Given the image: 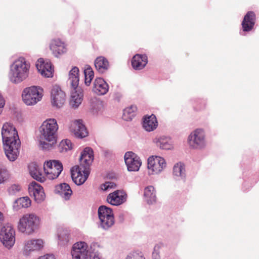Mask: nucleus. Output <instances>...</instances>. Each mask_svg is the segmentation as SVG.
Segmentation results:
<instances>
[{"instance_id": "nucleus-1", "label": "nucleus", "mask_w": 259, "mask_h": 259, "mask_svg": "<svg viewBox=\"0 0 259 259\" xmlns=\"http://www.w3.org/2000/svg\"><path fill=\"white\" fill-rule=\"evenodd\" d=\"M30 64L23 57L16 60L11 66L9 79L14 83H19L29 75Z\"/></svg>"}, {"instance_id": "nucleus-2", "label": "nucleus", "mask_w": 259, "mask_h": 259, "mask_svg": "<svg viewBox=\"0 0 259 259\" xmlns=\"http://www.w3.org/2000/svg\"><path fill=\"white\" fill-rule=\"evenodd\" d=\"M39 221V217L34 213L25 214L20 219L18 223V229L25 234H32L37 228Z\"/></svg>"}, {"instance_id": "nucleus-3", "label": "nucleus", "mask_w": 259, "mask_h": 259, "mask_svg": "<svg viewBox=\"0 0 259 259\" xmlns=\"http://www.w3.org/2000/svg\"><path fill=\"white\" fill-rule=\"evenodd\" d=\"M44 90L39 86H31L24 89L22 94L23 102L27 105H33L40 101Z\"/></svg>"}, {"instance_id": "nucleus-4", "label": "nucleus", "mask_w": 259, "mask_h": 259, "mask_svg": "<svg viewBox=\"0 0 259 259\" xmlns=\"http://www.w3.org/2000/svg\"><path fill=\"white\" fill-rule=\"evenodd\" d=\"M58 125L55 119L50 118L45 120L40 127V132L44 139L47 141H54Z\"/></svg>"}, {"instance_id": "nucleus-5", "label": "nucleus", "mask_w": 259, "mask_h": 259, "mask_svg": "<svg viewBox=\"0 0 259 259\" xmlns=\"http://www.w3.org/2000/svg\"><path fill=\"white\" fill-rule=\"evenodd\" d=\"M98 215L100 222V226L104 230H108L112 227L115 223L113 212L110 208L102 205L98 209Z\"/></svg>"}, {"instance_id": "nucleus-6", "label": "nucleus", "mask_w": 259, "mask_h": 259, "mask_svg": "<svg viewBox=\"0 0 259 259\" xmlns=\"http://www.w3.org/2000/svg\"><path fill=\"white\" fill-rule=\"evenodd\" d=\"M44 170L47 177L54 180L58 177L63 170V165L58 160H53L45 162Z\"/></svg>"}, {"instance_id": "nucleus-7", "label": "nucleus", "mask_w": 259, "mask_h": 259, "mask_svg": "<svg viewBox=\"0 0 259 259\" xmlns=\"http://www.w3.org/2000/svg\"><path fill=\"white\" fill-rule=\"evenodd\" d=\"M2 136L4 144L20 141L16 129L11 123H6L3 125Z\"/></svg>"}, {"instance_id": "nucleus-8", "label": "nucleus", "mask_w": 259, "mask_h": 259, "mask_svg": "<svg viewBox=\"0 0 259 259\" xmlns=\"http://www.w3.org/2000/svg\"><path fill=\"white\" fill-rule=\"evenodd\" d=\"M0 240L8 248L14 245L15 242V231L12 226L6 225L2 228L0 232Z\"/></svg>"}, {"instance_id": "nucleus-9", "label": "nucleus", "mask_w": 259, "mask_h": 259, "mask_svg": "<svg viewBox=\"0 0 259 259\" xmlns=\"http://www.w3.org/2000/svg\"><path fill=\"white\" fill-rule=\"evenodd\" d=\"M166 165L165 160L160 156H151L148 159V172L150 175L160 172Z\"/></svg>"}, {"instance_id": "nucleus-10", "label": "nucleus", "mask_w": 259, "mask_h": 259, "mask_svg": "<svg viewBox=\"0 0 259 259\" xmlns=\"http://www.w3.org/2000/svg\"><path fill=\"white\" fill-rule=\"evenodd\" d=\"M71 177L73 182L77 185L83 184L88 179L90 173V169L75 166L71 169Z\"/></svg>"}, {"instance_id": "nucleus-11", "label": "nucleus", "mask_w": 259, "mask_h": 259, "mask_svg": "<svg viewBox=\"0 0 259 259\" xmlns=\"http://www.w3.org/2000/svg\"><path fill=\"white\" fill-rule=\"evenodd\" d=\"M44 242L41 239H32L26 240L24 242L23 253L28 256L32 252L39 251L44 247Z\"/></svg>"}, {"instance_id": "nucleus-12", "label": "nucleus", "mask_w": 259, "mask_h": 259, "mask_svg": "<svg viewBox=\"0 0 259 259\" xmlns=\"http://www.w3.org/2000/svg\"><path fill=\"white\" fill-rule=\"evenodd\" d=\"M72 259H88L89 256V247L84 242L75 243L71 251Z\"/></svg>"}, {"instance_id": "nucleus-13", "label": "nucleus", "mask_w": 259, "mask_h": 259, "mask_svg": "<svg viewBox=\"0 0 259 259\" xmlns=\"http://www.w3.org/2000/svg\"><path fill=\"white\" fill-rule=\"evenodd\" d=\"M51 97L53 106L57 108L62 107L66 101L65 93L58 86L53 87Z\"/></svg>"}, {"instance_id": "nucleus-14", "label": "nucleus", "mask_w": 259, "mask_h": 259, "mask_svg": "<svg viewBox=\"0 0 259 259\" xmlns=\"http://www.w3.org/2000/svg\"><path fill=\"white\" fill-rule=\"evenodd\" d=\"M188 143L191 147L198 148L203 146L205 143L204 131L201 129H197L192 132L188 137Z\"/></svg>"}, {"instance_id": "nucleus-15", "label": "nucleus", "mask_w": 259, "mask_h": 259, "mask_svg": "<svg viewBox=\"0 0 259 259\" xmlns=\"http://www.w3.org/2000/svg\"><path fill=\"white\" fill-rule=\"evenodd\" d=\"M124 161L127 169L131 171L139 170L142 162L140 157L132 152H127L124 155Z\"/></svg>"}, {"instance_id": "nucleus-16", "label": "nucleus", "mask_w": 259, "mask_h": 259, "mask_svg": "<svg viewBox=\"0 0 259 259\" xmlns=\"http://www.w3.org/2000/svg\"><path fill=\"white\" fill-rule=\"evenodd\" d=\"M21 142L17 143H9L4 144V148L6 155L9 160L15 161L18 157L20 153Z\"/></svg>"}, {"instance_id": "nucleus-17", "label": "nucleus", "mask_w": 259, "mask_h": 259, "mask_svg": "<svg viewBox=\"0 0 259 259\" xmlns=\"http://www.w3.org/2000/svg\"><path fill=\"white\" fill-rule=\"evenodd\" d=\"M28 191L30 195L33 196L37 203H40L45 199L46 195L43 188L35 182H32L29 184Z\"/></svg>"}, {"instance_id": "nucleus-18", "label": "nucleus", "mask_w": 259, "mask_h": 259, "mask_svg": "<svg viewBox=\"0 0 259 259\" xmlns=\"http://www.w3.org/2000/svg\"><path fill=\"white\" fill-rule=\"evenodd\" d=\"M49 47L52 54L56 57H59L67 52V48L65 42L60 38L52 39L50 41Z\"/></svg>"}, {"instance_id": "nucleus-19", "label": "nucleus", "mask_w": 259, "mask_h": 259, "mask_svg": "<svg viewBox=\"0 0 259 259\" xmlns=\"http://www.w3.org/2000/svg\"><path fill=\"white\" fill-rule=\"evenodd\" d=\"M36 66L38 72L43 76L50 77L53 76V69L50 61L39 58L36 62Z\"/></svg>"}, {"instance_id": "nucleus-20", "label": "nucleus", "mask_w": 259, "mask_h": 259, "mask_svg": "<svg viewBox=\"0 0 259 259\" xmlns=\"http://www.w3.org/2000/svg\"><path fill=\"white\" fill-rule=\"evenodd\" d=\"M126 194L120 190H117L110 193L107 197V201L112 205H119L125 202Z\"/></svg>"}, {"instance_id": "nucleus-21", "label": "nucleus", "mask_w": 259, "mask_h": 259, "mask_svg": "<svg viewBox=\"0 0 259 259\" xmlns=\"http://www.w3.org/2000/svg\"><path fill=\"white\" fill-rule=\"evenodd\" d=\"M94 160V152L92 148L86 147L81 152L80 157V166L90 169V167Z\"/></svg>"}, {"instance_id": "nucleus-22", "label": "nucleus", "mask_w": 259, "mask_h": 259, "mask_svg": "<svg viewBox=\"0 0 259 259\" xmlns=\"http://www.w3.org/2000/svg\"><path fill=\"white\" fill-rule=\"evenodd\" d=\"M256 21V15L252 11L248 12L244 16L241 25L242 30L245 32L252 30Z\"/></svg>"}, {"instance_id": "nucleus-23", "label": "nucleus", "mask_w": 259, "mask_h": 259, "mask_svg": "<svg viewBox=\"0 0 259 259\" xmlns=\"http://www.w3.org/2000/svg\"><path fill=\"white\" fill-rule=\"evenodd\" d=\"M81 120H76L71 124V131L76 137L83 138L87 137L88 132Z\"/></svg>"}, {"instance_id": "nucleus-24", "label": "nucleus", "mask_w": 259, "mask_h": 259, "mask_svg": "<svg viewBox=\"0 0 259 259\" xmlns=\"http://www.w3.org/2000/svg\"><path fill=\"white\" fill-rule=\"evenodd\" d=\"M158 121L154 114L146 115L143 117V127L147 132H152L158 126Z\"/></svg>"}, {"instance_id": "nucleus-25", "label": "nucleus", "mask_w": 259, "mask_h": 259, "mask_svg": "<svg viewBox=\"0 0 259 259\" xmlns=\"http://www.w3.org/2000/svg\"><path fill=\"white\" fill-rule=\"evenodd\" d=\"M93 91L98 95L106 94L109 90L108 84L102 78H96L94 81Z\"/></svg>"}, {"instance_id": "nucleus-26", "label": "nucleus", "mask_w": 259, "mask_h": 259, "mask_svg": "<svg viewBox=\"0 0 259 259\" xmlns=\"http://www.w3.org/2000/svg\"><path fill=\"white\" fill-rule=\"evenodd\" d=\"M148 63V58L145 55L137 54L132 60V65L135 70H141L144 68Z\"/></svg>"}, {"instance_id": "nucleus-27", "label": "nucleus", "mask_w": 259, "mask_h": 259, "mask_svg": "<svg viewBox=\"0 0 259 259\" xmlns=\"http://www.w3.org/2000/svg\"><path fill=\"white\" fill-rule=\"evenodd\" d=\"M82 97L83 94L80 89H73L70 100V105L71 107L74 108L78 107L82 101Z\"/></svg>"}, {"instance_id": "nucleus-28", "label": "nucleus", "mask_w": 259, "mask_h": 259, "mask_svg": "<svg viewBox=\"0 0 259 259\" xmlns=\"http://www.w3.org/2000/svg\"><path fill=\"white\" fill-rule=\"evenodd\" d=\"M55 192L57 193H59L62 197L65 200L69 199L72 193L70 187L66 183H63L56 186Z\"/></svg>"}, {"instance_id": "nucleus-29", "label": "nucleus", "mask_w": 259, "mask_h": 259, "mask_svg": "<svg viewBox=\"0 0 259 259\" xmlns=\"http://www.w3.org/2000/svg\"><path fill=\"white\" fill-rule=\"evenodd\" d=\"M109 63L108 60L103 56L97 57L95 60V66L98 71L104 73L109 68Z\"/></svg>"}, {"instance_id": "nucleus-30", "label": "nucleus", "mask_w": 259, "mask_h": 259, "mask_svg": "<svg viewBox=\"0 0 259 259\" xmlns=\"http://www.w3.org/2000/svg\"><path fill=\"white\" fill-rule=\"evenodd\" d=\"M29 172L31 176L35 180L43 182L45 178L42 176L39 171L38 166L35 163H31L28 166Z\"/></svg>"}, {"instance_id": "nucleus-31", "label": "nucleus", "mask_w": 259, "mask_h": 259, "mask_svg": "<svg viewBox=\"0 0 259 259\" xmlns=\"http://www.w3.org/2000/svg\"><path fill=\"white\" fill-rule=\"evenodd\" d=\"M144 196L149 204H152L156 201V191L152 186H147L145 188Z\"/></svg>"}, {"instance_id": "nucleus-32", "label": "nucleus", "mask_w": 259, "mask_h": 259, "mask_svg": "<svg viewBox=\"0 0 259 259\" xmlns=\"http://www.w3.org/2000/svg\"><path fill=\"white\" fill-rule=\"evenodd\" d=\"M153 141L161 149L169 150L172 148L171 140L168 138L164 137L156 138Z\"/></svg>"}, {"instance_id": "nucleus-33", "label": "nucleus", "mask_w": 259, "mask_h": 259, "mask_svg": "<svg viewBox=\"0 0 259 259\" xmlns=\"http://www.w3.org/2000/svg\"><path fill=\"white\" fill-rule=\"evenodd\" d=\"M79 69L76 67H73L69 72V80L73 89H76L78 88L79 83Z\"/></svg>"}, {"instance_id": "nucleus-34", "label": "nucleus", "mask_w": 259, "mask_h": 259, "mask_svg": "<svg viewBox=\"0 0 259 259\" xmlns=\"http://www.w3.org/2000/svg\"><path fill=\"white\" fill-rule=\"evenodd\" d=\"M137 107L132 105L123 110L122 118L126 121L131 120L136 114Z\"/></svg>"}, {"instance_id": "nucleus-35", "label": "nucleus", "mask_w": 259, "mask_h": 259, "mask_svg": "<svg viewBox=\"0 0 259 259\" xmlns=\"http://www.w3.org/2000/svg\"><path fill=\"white\" fill-rule=\"evenodd\" d=\"M84 82L85 84L89 86L90 85L92 80L94 77V73L92 68L90 66H87L84 70Z\"/></svg>"}, {"instance_id": "nucleus-36", "label": "nucleus", "mask_w": 259, "mask_h": 259, "mask_svg": "<svg viewBox=\"0 0 259 259\" xmlns=\"http://www.w3.org/2000/svg\"><path fill=\"white\" fill-rule=\"evenodd\" d=\"M72 148V144L70 140L68 139L63 140L58 146V149L60 152H65Z\"/></svg>"}, {"instance_id": "nucleus-37", "label": "nucleus", "mask_w": 259, "mask_h": 259, "mask_svg": "<svg viewBox=\"0 0 259 259\" xmlns=\"http://www.w3.org/2000/svg\"><path fill=\"white\" fill-rule=\"evenodd\" d=\"M185 169L182 163L176 164L173 168V173L176 176H183L184 175Z\"/></svg>"}, {"instance_id": "nucleus-38", "label": "nucleus", "mask_w": 259, "mask_h": 259, "mask_svg": "<svg viewBox=\"0 0 259 259\" xmlns=\"http://www.w3.org/2000/svg\"><path fill=\"white\" fill-rule=\"evenodd\" d=\"M57 139H54V141H40L39 145L41 149L44 150H50L56 144Z\"/></svg>"}, {"instance_id": "nucleus-39", "label": "nucleus", "mask_w": 259, "mask_h": 259, "mask_svg": "<svg viewBox=\"0 0 259 259\" xmlns=\"http://www.w3.org/2000/svg\"><path fill=\"white\" fill-rule=\"evenodd\" d=\"M16 202L22 207L27 208L31 205V200L28 197L20 198Z\"/></svg>"}, {"instance_id": "nucleus-40", "label": "nucleus", "mask_w": 259, "mask_h": 259, "mask_svg": "<svg viewBox=\"0 0 259 259\" xmlns=\"http://www.w3.org/2000/svg\"><path fill=\"white\" fill-rule=\"evenodd\" d=\"M9 178L8 171L4 167L0 166V184L4 183Z\"/></svg>"}, {"instance_id": "nucleus-41", "label": "nucleus", "mask_w": 259, "mask_h": 259, "mask_svg": "<svg viewBox=\"0 0 259 259\" xmlns=\"http://www.w3.org/2000/svg\"><path fill=\"white\" fill-rule=\"evenodd\" d=\"M21 189V187L19 185L13 184L8 188V191L10 195H15L19 192Z\"/></svg>"}, {"instance_id": "nucleus-42", "label": "nucleus", "mask_w": 259, "mask_h": 259, "mask_svg": "<svg viewBox=\"0 0 259 259\" xmlns=\"http://www.w3.org/2000/svg\"><path fill=\"white\" fill-rule=\"evenodd\" d=\"M126 259H145L141 252H134L130 253Z\"/></svg>"}, {"instance_id": "nucleus-43", "label": "nucleus", "mask_w": 259, "mask_h": 259, "mask_svg": "<svg viewBox=\"0 0 259 259\" xmlns=\"http://www.w3.org/2000/svg\"><path fill=\"white\" fill-rule=\"evenodd\" d=\"M160 248V245L158 244L155 245L154 247V251L152 254V256L155 259H158L159 257L158 250Z\"/></svg>"}, {"instance_id": "nucleus-44", "label": "nucleus", "mask_w": 259, "mask_h": 259, "mask_svg": "<svg viewBox=\"0 0 259 259\" xmlns=\"http://www.w3.org/2000/svg\"><path fill=\"white\" fill-rule=\"evenodd\" d=\"M5 105V100L2 94L0 93V114L3 111L4 107Z\"/></svg>"}, {"instance_id": "nucleus-45", "label": "nucleus", "mask_w": 259, "mask_h": 259, "mask_svg": "<svg viewBox=\"0 0 259 259\" xmlns=\"http://www.w3.org/2000/svg\"><path fill=\"white\" fill-rule=\"evenodd\" d=\"M37 259H55V258L54 255L47 254L39 256Z\"/></svg>"}, {"instance_id": "nucleus-46", "label": "nucleus", "mask_w": 259, "mask_h": 259, "mask_svg": "<svg viewBox=\"0 0 259 259\" xmlns=\"http://www.w3.org/2000/svg\"><path fill=\"white\" fill-rule=\"evenodd\" d=\"M113 183L111 182H106L104 184V188H103L104 190H107L109 188H112L113 187Z\"/></svg>"}, {"instance_id": "nucleus-47", "label": "nucleus", "mask_w": 259, "mask_h": 259, "mask_svg": "<svg viewBox=\"0 0 259 259\" xmlns=\"http://www.w3.org/2000/svg\"><path fill=\"white\" fill-rule=\"evenodd\" d=\"M204 107V105L203 104H201V106H199L198 104L197 103H195V105H194V108L196 111H200L201 109H203V108Z\"/></svg>"}, {"instance_id": "nucleus-48", "label": "nucleus", "mask_w": 259, "mask_h": 259, "mask_svg": "<svg viewBox=\"0 0 259 259\" xmlns=\"http://www.w3.org/2000/svg\"><path fill=\"white\" fill-rule=\"evenodd\" d=\"M64 234L65 235V237H64V239L65 240V241L66 242H67L68 241V239H69L68 235H67L66 234Z\"/></svg>"}, {"instance_id": "nucleus-49", "label": "nucleus", "mask_w": 259, "mask_h": 259, "mask_svg": "<svg viewBox=\"0 0 259 259\" xmlns=\"http://www.w3.org/2000/svg\"><path fill=\"white\" fill-rule=\"evenodd\" d=\"M3 220V215L2 213L0 211V222L2 221Z\"/></svg>"}, {"instance_id": "nucleus-50", "label": "nucleus", "mask_w": 259, "mask_h": 259, "mask_svg": "<svg viewBox=\"0 0 259 259\" xmlns=\"http://www.w3.org/2000/svg\"><path fill=\"white\" fill-rule=\"evenodd\" d=\"M58 237H59V239L60 241H62L63 240V238H62L61 235H59Z\"/></svg>"}]
</instances>
